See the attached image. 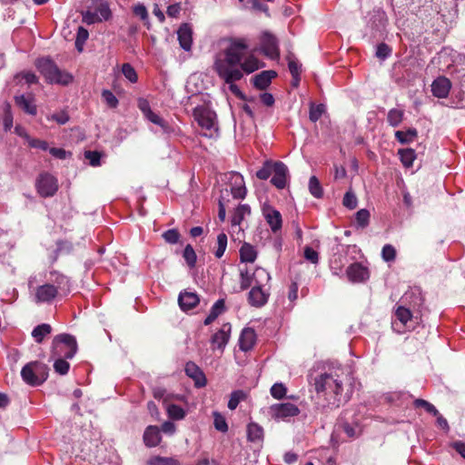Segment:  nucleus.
I'll return each mask as SVG.
<instances>
[{"label": "nucleus", "mask_w": 465, "mask_h": 465, "mask_svg": "<svg viewBox=\"0 0 465 465\" xmlns=\"http://www.w3.org/2000/svg\"><path fill=\"white\" fill-rule=\"evenodd\" d=\"M247 49L244 38H232L227 47L216 54L213 69L225 83L239 81L243 73L249 74L264 66L253 54L243 59Z\"/></svg>", "instance_id": "f257e3e1"}, {"label": "nucleus", "mask_w": 465, "mask_h": 465, "mask_svg": "<svg viewBox=\"0 0 465 465\" xmlns=\"http://www.w3.org/2000/svg\"><path fill=\"white\" fill-rule=\"evenodd\" d=\"M348 375L342 368H333L315 378L314 385L317 398L322 400V407L339 408L347 402L350 395L344 392Z\"/></svg>", "instance_id": "f03ea898"}, {"label": "nucleus", "mask_w": 465, "mask_h": 465, "mask_svg": "<svg viewBox=\"0 0 465 465\" xmlns=\"http://www.w3.org/2000/svg\"><path fill=\"white\" fill-rule=\"evenodd\" d=\"M270 280L271 276L265 269L258 267L254 270V285L248 293L250 305L260 308L267 303L270 292L264 287Z\"/></svg>", "instance_id": "7ed1b4c3"}, {"label": "nucleus", "mask_w": 465, "mask_h": 465, "mask_svg": "<svg viewBox=\"0 0 465 465\" xmlns=\"http://www.w3.org/2000/svg\"><path fill=\"white\" fill-rule=\"evenodd\" d=\"M35 65L45 80L51 84H68L73 80L71 74L60 70L50 58H40Z\"/></svg>", "instance_id": "20e7f679"}, {"label": "nucleus", "mask_w": 465, "mask_h": 465, "mask_svg": "<svg viewBox=\"0 0 465 465\" xmlns=\"http://www.w3.org/2000/svg\"><path fill=\"white\" fill-rule=\"evenodd\" d=\"M21 377L28 385H41L48 378V367L38 361H30L22 368Z\"/></svg>", "instance_id": "39448f33"}, {"label": "nucleus", "mask_w": 465, "mask_h": 465, "mask_svg": "<svg viewBox=\"0 0 465 465\" xmlns=\"http://www.w3.org/2000/svg\"><path fill=\"white\" fill-rule=\"evenodd\" d=\"M77 351V342L73 335L63 333L53 340L52 357L72 359Z\"/></svg>", "instance_id": "423d86ee"}, {"label": "nucleus", "mask_w": 465, "mask_h": 465, "mask_svg": "<svg viewBox=\"0 0 465 465\" xmlns=\"http://www.w3.org/2000/svg\"><path fill=\"white\" fill-rule=\"evenodd\" d=\"M193 117L198 124L205 130L204 136L212 137L217 133L218 128L215 124V114L204 106H198L193 110Z\"/></svg>", "instance_id": "0eeeda50"}, {"label": "nucleus", "mask_w": 465, "mask_h": 465, "mask_svg": "<svg viewBox=\"0 0 465 465\" xmlns=\"http://www.w3.org/2000/svg\"><path fill=\"white\" fill-rule=\"evenodd\" d=\"M262 52L269 58L274 60L280 56L278 39L269 32L262 33L261 36Z\"/></svg>", "instance_id": "6e6552de"}, {"label": "nucleus", "mask_w": 465, "mask_h": 465, "mask_svg": "<svg viewBox=\"0 0 465 465\" xmlns=\"http://www.w3.org/2000/svg\"><path fill=\"white\" fill-rule=\"evenodd\" d=\"M36 188L41 196H53L58 189L57 181L49 173H42L37 179Z\"/></svg>", "instance_id": "1a4fd4ad"}, {"label": "nucleus", "mask_w": 465, "mask_h": 465, "mask_svg": "<svg viewBox=\"0 0 465 465\" xmlns=\"http://www.w3.org/2000/svg\"><path fill=\"white\" fill-rule=\"evenodd\" d=\"M300 412L299 408L291 402L273 404L270 407V414L275 420L294 417Z\"/></svg>", "instance_id": "9d476101"}, {"label": "nucleus", "mask_w": 465, "mask_h": 465, "mask_svg": "<svg viewBox=\"0 0 465 465\" xmlns=\"http://www.w3.org/2000/svg\"><path fill=\"white\" fill-rule=\"evenodd\" d=\"M262 213L272 232L276 233L281 231L282 219L279 211L270 205H264Z\"/></svg>", "instance_id": "9b49d317"}, {"label": "nucleus", "mask_w": 465, "mask_h": 465, "mask_svg": "<svg viewBox=\"0 0 465 465\" xmlns=\"http://www.w3.org/2000/svg\"><path fill=\"white\" fill-rule=\"evenodd\" d=\"M273 175L271 183L278 189H283L287 183L288 167L282 162H275L272 164Z\"/></svg>", "instance_id": "f8f14e48"}, {"label": "nucleus", "mask_w": 465, "mask_h": 465, "mask_svg": "<svg viewBox=\"0 0 465 465\" xmlns=\"http://www.w3.org/2000/svg\"><path fill=\"white\" fill-rule=\"evenodd\" d=\"M231 329L230 323H224L221 329L212 336L211 343L213 350L217 349L222 352L223 351L230 339Z\"/></svg>", "instance_id": "ddd939ff"}, {"label": "nucleus", "mask_w": 465, "mask_h": 465, "mask_svg": "<svg viewBox=\"0 0 465 465\" xmlns=\"http://www.w3.org/2000/svg\"><path fill=\"white\" fill-rule=\"evenodd\" d=\"M58 294L54 284L45 283L38 286L35 293V302L37 303L51 302Z\"/></svg>", "instance_id": "4468645a"}, {"label": "nucleus", "mask_w": 465, "mask_h": 465, "mask_svg": "<svg viewBox=\"0 0 465 465\" xmlns=\"http://www.w3.org/2000/svg\"><path fill=\"white\" fill-rule=\"evenodd\" d=\"M346 275L351 282H362L369 278V271L361 263L354 262L347 268Z\"/></svg>", "instance_id": "2eb2a0df"}, {"label": "nucleus", "mask_w": 465, "mask_h": 465, "mask_svg": "<svg viewBox=\"0 0 465 465\" xmlns=\"http://www.w3.org/2000/svg\"><path fill=\"white\" fill-rule=\"evenodd\" d=\"M15 105L23 110L25 114L35 115L37 114V107L35 104V99L32 94L25 96V94L15 95L14 97Z\"/></svg>", "instance_id": "dca6fc26"}, {"label": "nucleus", "mask_w": 465, "mask_h": 465, "mask_svg": "<svg viewBox=\"0 0 465 465\" xmlns=\"http://www.w3.org/2000/svg\"><path fill=\"white\" fill-rule=\"evenodd\" d=\"M451 88L450 81L444 76L436 78L431 84V92L438 98H446Z\"/></svg>", "instance_id": "f3484780"}, {"label": "nucleus", "mask_w": 465, "mask_h": 465, "mask_svg": "<svg viewBox=\"0 0 465 465\" xmlns=\"http://www.w3.org/2000/svg\"><path fill=\"white\" fill-rule=\"evenodd\" d=\"M184 371L186 375L194 381L196 387L201 388L206 385V378L195 363L192 361L187 362Z\"/></svg>", "instance_id": "a211bd4d"}, {"label": "nucleus", "mask_w": 465, "mask_h": 465, "mask_svg": "<svg viewBox=\"0 0 465 465\" xmlns=\"http://www.w3.org/2000/svg\"><path fill=\"white\" fill-rule=\"evenodd\" d=\"M276 76L277 73L273 70L262 71L252 78L253 85L259 90H264Z\"/></svg>", "instance_id": "6ab92c4d"}, {"label": "nucleus", "mask_w": 465, "mask_h": 465, "mask_svg": "<svg viewBox=\"0 0 465 465\" xmlns=\"http://www.w3.org/2000/svg\"><path fill=\"white\" fill-rule=\"evenodd\" d=\"M180 46L185 50L190 51L193 43V32L187 24H183L177 32Z\"/></svg>", "instance_id": "aec40b11"}, {"label": "nucleus", "mask_w": 465, "mask_h": 465, "mask_svg": "<svg viewBox=\"0 0 465 465\" xmlns=\"http://www.w3.org/2000/svg\"><path fill=\"white\" fill-rule=\"evenodd\" d=\"M199 302V297L195 292H183L178 297V302L183 311H189L194 308Z\"/></svg>", "instance_id": "412c9836"}, {"label": "nucleus", "mask_w": 465, "mask_h": 465, "mask_svg": "<svg viewBox=\"0 0 465 465\" xmlns=\"http://www.w3.org/2000/svg\"><path fill=\"white\" fill-rule=\"evenodd\" d=\"M256 341V334L251 328H245L242 330L240 339L239 347L243 351H248L252 349Z\"/></svg>", "instance_id": "4be33fe9"}, {"label": "nucleus", "mask_w": 465, "mask_h": 465, "mask_svg": "<svg viewBox=\"0 0 465 465\" xmlns=\"http://www.w3.org/2000/svg\"><path fill=\"white\" fill-rule=\"evenodd\" d=\"M162 440L160 430L157 426L150 425L148 426L143 433V442L144 444L149 447H155L157 446Z\"/></svg>", "instance_id": "5701e85b"}, {"label": "nucleus", "mask_w": 465, "mask_h": 465, "mask_svg": "<svg viewBox=\"0 0 465 465\" xmlns=\"http://www.w3.org/2000/svg\"><path fill=\"white\" fill-rule=\"evenodd\" d=\"M264 438L263 428L256 422L247 425V439L251 442L262 443Z\"/></svg>", "instance_id": "b1692460"}, {"label": "nucleus", "mask_w": 465, "mask_h": 465, "mask_svg": "<svg viewBox=\"0 0 465 465\" xmlns=\"http://www.w3.org/2000/svg\"><path fill=\"white\" fill-rule=\"evenodd\" d=\"M233 186L231 188V193L235 199H243L246 195V188L244 186L243 178L239 173L232 175Z\"/></svg>", "instance_id": "393cba45"}, {"label": "nucleus", "mask_w": 465, "mask_h": 465, "mask_svg": "<svg viewBox=\"0 0 465 465\" xmlns=\"http://www.w3.org/2000/svg\"><path fill=\"white\" fill-rule=\"evenodd\" d=\"M51 281L53 282L54 287L57 288V292H59V290L64 292H69L70 281L66 276L56 272H52Z\"/></svg>", "instance_id": "a878e982"}, {"label": "nucleus", "mask_w": 465, "mask_h": 465, "mask_svg": "<svg viewBox=\"0 0 465 465\" xmlns=\"http://www.w3.org/2000/svg\"><path fill=\"white\" fill-rule=\"evenodd\" d=\"M257 252L252 245L244 242L240 249V258L242 262H253L256 260Z\"/></svg>", "instance_id": "bb28decb"}, {"label": "nucleus", "mask_w": 465, "mask_h": 465, "mask_svg": "<svg viewBox=\"0 0 465 465\" xmlns=\"http://www.w3.org/2000/svg\"><path fill=\"white\" fill-rule=\"evenodd\" d=\"M52 332V327L48 323L37 325L32 331V336L37 343H42L45 337Z\"/></svg>", "instance_id": "cd10ccee"}, {"label": "nucleus", "mask_w": 465, "mask_h": 465, "mask_svg": "<svg viewBox=\"0 0 465 465\" xmlns=\"http://www.w3.org/2000/svg\"><path fill=\"white\" fill-rule=\"evenodd\" d=\"M251 213V208L249 205L247 204H241L239 205L232 216V225H239L242 220L244 219V217L246 215H249Z\"/></svg>", "instance_id": "c85d7f7f"}, {"label": "nucleus", "mask_w": 465, "mask_h": 465, "mask_svg": "<svg viewBox=\"0 0 465 465\" xmlns=\"http://www.w3.org/2000/svg\"><path fill=\"white\" fill-rule=\"evenodd\" d=\"M240 287L241 290H246L249 287H252L254 285V272L252 273H250L247 268L241 269L240 270Z\"/></svg>", "instance_id": "c756f323"}, {"label": "nucleus", "mask_w": 465, "mask_h": 465, "mask_svg": "<svg viewBox=\"0 0 465 465\" xmlns=\"http://www.w3.org/2000/svg\"><path fill=\"white\" fill-rule=\"evenodd\" d=\"M417 134L415 128H409L407 131H397L395 137L401 143H409L417 137Z\"/></svg>", "instance_id": "7c9ffc66"}, {"label": "nucleus", "mask_w": 465, "mask_h": 465, "mask_svg": "<svg viewBox=\"0 0 465 465\" xmlns=\"http://www.w3.org/2000/svg\"><path fill=\"white\" fill-rule=\"evenodd\" d=\"M372 19L373 21L371 26L375 30L380 31L385 27L387 18L385 13L381 9L373 11Z\"/></svg>", "instance_id": "2f4dec72"}, {"label": "nucleus", "mask_w": 465, "mask_h": 465, "mask_svg": "<svg viewBox=\"0 0 465 465\" xmlns=\"http://www.w3.org/2000/svg\"><path fill=\"white\" fill-rule=\"evenodd\" d=\"M166 411L170 419L180 420L185 417V411L176 404H165Z\"/></svg>", "instance_id": "473e14b6"}, {"label": "nucleus", "mask_w": 465, "mask_h": 465, "mask_svg": "<svg viewBox=\"0 0 465 465\" xmlns=\"http://www.w3.org/2000/svg\"><path fill=\"white\" fill-rule=\"evenodd\" d=\"M399 154L402 164L406 167H411L416 158L415 151L411 148L399 150Z\"/></svg>", "instance_id": "72a5a7b5"}, {"label": "nucleus", "mask_w": 465, "mask_h": 465, "mask_svg": "<svg viewBox=\"0 0 465 465\" xmlns=\"http://www.w3.org/2000/svg\"><path fill=\"white\" fill-rule=\"evenodd\" d=\"M246 393L242 390L234 391L231 393L230 400L228 401V408L232 411L235 410L239 403L245 400Z\"/></svg>", "instance_id": "f704fd0d"}, {"label": "nucleus", "mask_w": 465, "mask_h": 465, "mask_svg": "<svg viewBox=\"0 0 465 465\" xmlns=\"http://www.w3.org/2000/svg\"><path fill=\"white\" fill-rule=\"evenodd\" d=\"M309 191L315 198H322L323 194L322 187L316 176H312L309 180Z\"/></svg>", "instance_id": "c9c22d12"}, {"label": "nucleus", "mask_w": 465, "mask_h": 465, "mask_svg": "<svg viewBox=\"0 0 465 465\" xmlns=\"http://www.w3.org/2000/svg\"><path fill=\"white\" fill-rule=\"evenodd\" d=\"M395 318L402 326H406L408 322L411 320V312L409 309L399 306L395 312Z\"/></svg>", "instance_id": "e433bc0d"}, {"label": "nucleus", "mask_w": 465, "mask_h": 465, "mask_svg": "<svg viewBox=\"0 0 465 465\" xmlns=\"http://www.w3.org/2000/svg\"><path fill=\"white\" fill-rule=\"evenodd\" d=\"M13 114L11 110V104L6 102L4 104V115H3V124L5 131L11 130L13 127Z\"/></svg>", "instance_id": "4c0bfd02"}, {"label": "nucleus", "mask_w": 465, "mask_h": 465, "mask_svg": "<svg viewBox=\"0 0 465 465\" xmlns=\"http://www.w3.org/2000/svg\"><path fill=\"white\" fill-rule=\"evenodd\" d=\"M402 119L403 111L395 108L389 111L387 115V121L391 126H398L402 122Z\"/></svg>", "instance_id": "58836bf2"}, {"label": "nucleus", "mask_w": 465, "mask_h": 465, "mask_svg": "<svg viewBox=\"0 0 465 465\" xmlns=\"http://www.w3.org/2000/svg\"><path fill=\"white\" fill-rule=\"evenodd\" d=\"M324 113L325 106L322 104L315 105L313 103H311L309 118L312 122H317Z\"/></svg>", "instance_id": "ea45409f"}, {"label": "nucleus", "mask_w": 465, "mask_h": 465, "mask_svg": "<svg viewBox=\"0 0 465 465\" xmlns=\"http://www.w3.org/2000/svg\"><path fill=\"white\" fill-rule=\"evenodd\" d=\"M55 359L54 369L55 372L65 375L70 368V364L65 361L64 357H54Z\"/></svg>", "instance_id": "a19ab883"}, {"label": "nucleus", "mask_w": 465, "mask_h": 465, "mask_svg": "<svg viewBox=\"0 0 465 465\" xmlns=\"http://www.w3.org/2000/svg\"><path fill=\"white\" fill-rule=\"evenodd\" d=\"M149 465H179V461L173 458L154 456L148 460Z\"/></svg>", "instance_id": "79ce46f5"}, {"label": "nucleus", "mask_w": 465, "mask_h": 465, "mask_svg": "<svg viewBox=\"0 0 465 465\" xmlns=\"http://www.w3.org/2000/svg\"><path fill=\"white\" fill-rule=\"evenodd\" d=\"M183 256L190 268L195 266L197 256L192 245L187 244L185 246Z\"/></svg>", "instance_id": "37998d69"}, {"label": "nucleus", "mask_w": 465, "mask_h": 465, "mask_svg": "<svg viewBox=\"0 0 465 465\" xmlns=\"http://www.w3.org/2000/svg\"><path fill=\"white\" fill-rule=\"evenodd\" d=\"M355 220L358 227H367L370 221V212L366 209H361L356 213Z\"/></svg>", "instance_id": "c03bdc74"}, {"label": "nucleus", "mask_w": 465, "mask_h": 465, "mask_svg": "<svg viewBox=\"0 0 465 465\" xmlns=\"http://www.w3.org/2000/svg\"><path fill=\"white\" fill-rule=\"evenodd\" d=\"M227 247V235L223 232L217 236V249L214 252L216 258H221Z\"/></svg>", "instance_id": "a18cd8bd"}, {"label": "nucleus", "mask_w": 465, "mask_h": 465, "mask_svg": "<svg viewBox=\"0 0 465 465\" xmlns=\"http://www.w3.org/2000/svg\"><path fill=\"white\" fill-rule=\"evenodd\" d=\"M88 36H89L88 31L85 28L80 26L78 28L77 35H76V39H75V47L79 52H81L83 50V45L88 39Z\"/></svg>", "instance_id": "49530a36"}, {"label": "nucleus", "mask_w": 465, "mask_h": 465, "mask_svg": "<svg viewBox=\"0 0 465 465\" xmlns=\"http://www.w3.org/2000/svg\"><path fill=\"white\" fill-rule=\"evenodd\" d=\"M213 425L214 428L222 432H226L228 430V425L225 418L219 412H213Z\"/></svg>", "instance_id": "de8ad7c7"}, {"label": "nucleus", "mask_w": 465, "mask_h": 465, "mask_svg": "<svg viewBox=\"0 0 465 465\" xmlns=\"http://www.w3.org/2000/svg\"><path fill=\"white\" fill-rule=\"evenodd\" d=\"M415 408H424L425 411L433 416H436L439 414L438 410L435 408V406L429 401L422 400V399H416L413 402Z\"/></svg>", "instance_id": "09e8293b"}, {"label": "nucleus", "mask_w": 465, "mask_h": 465, "mask_svg": "<svg viewBox=\"0 0 465 465\" xmlns=\"http://www.w3.org/2000/svg\"><path fill=\"white\" fill-rule=\"evenodd\" d=\"M122 73L126 79H128L131 83H136L138 76L136 71L130 64H124L122 66Z\"/></svg>", "instance_id": "8fccbe9b"}, {"label": "nucleus", "mask_w": 465, "mask_h": 465, "mask_svg": "<svg viewBox=\"0 0 465 465\" xmlns=\"http://www.w3.org/2000/svg\"><path fill=\"white\" fill-rule=\"evenodd\" d=\"M288 67L292 76H295L296 74H301L302 64L296 60L292 55H288Z\"/></svg>", "instance_id": "3c124183"}, {"label": "nucleus", "mask_w": 465, "mask_h": 465, "mask_svg": "<svg viewBox=\"0 0 465 465\" xmlns=\"http://www.w3.org/2000/svg\"><path fill=\"white\" fill-rule=\"evenodd\" d=\"M102 97L110 108H116L119 102L116 96L109 90H104Z\"/></svg>", "instance_id": "603ef678"}, {"label": "nucleus", "mask_w": 465, "mask_h": 465, "mask_svg": "<svg viewBox=\"0 0 465 465\" xmlns=\"http://www.w3.org/2000/svg\"><path fill=\"white\" fill-rule=\"evenodd\" d=\"M145 118L147 120H149L150 122H152L153 124L159 125L164 131H166L167 128H168V124L160 115H158L157 114L153 113V111H151L145 116Z\"/></svg>", "instance_id": "864d4df0"}, {"label": "nucleus", "mask_w": 465, "mask_h": 465, "mask_svg": "<svg viewBox=\"0 0 465 465\" xmlns=\"http://www.w3.org/2000/svg\"><path fill=\"white\" fill-rule=\"evenodd\" d=\"M342 203L345 207H347L350 210L355 209L358 203L356 195L351 192H347L344 194Z\"/></svg>", "instance_id": "5fc2aeb1"}, {"label": "nucleus", "mask_w": 465, "mask_h": 465, "mask_svg": "<svg viewBox=\"0 0 465 465\" xmlns=\"http://www.w3.org/2000/svg\"><path fill=\"white\" fill-rule=\"evenodd\" d=\"M163 238L166 242L175 244L179 242L180 233L176 229H170L163 233Z\"/></svg>", "instance_id": "6e6d98bb"}, {"label": "nucleus", "mask_w": 465, "mask_h": 465, "mask_svg": "<svg viewBox=\"0 0 465 465\" xmlns=\"http://www.w3.org/2000/svg\"><path fill=\"white\" fill-rule=\"evenodd\" d=\"M381 256L385 262L394 261L396 257L395 248L391 244L384 245L381 251Z\"/></svg>", "instance_id": "4d7b16f0"}, {"label": "nucleus", "mask_w": 465, "mask_h": 465, "mask_svg": "<svg viewBox=\"0 0 465 465\" xmlns=\"http://www.w3.org/2000/svg\"><path fill=\"white\" fill-rule=\"evenodd\" d=\"M95 13H97L99 15V16H100V18H102V20H108L112 15L109 5L104 2L101 3L95 8Z\"/></svg>", "instance_id": "13d9d810"}, {"label": "nucleus", "mask_w": 465, "mask_h": 465, "mask_svg": "<svg viewBox=\"0 0 465 465\" xmlns=\"http://www.w3.org/2000/svg\"><path fill=\"white\" fill-rule=\"evenodd\" d=\"M286 387L282 383H275L271 388V394L275 399H282L286 394Z\"/></svg>", "instance_id": "bf43d9fd"}, {"label": "nucleus", "mask_w": 465, "mask_h": 465, "mask_svg": "<svg viewBox=\"0 0 465 465\" xmlns=\"http://www.w3.org/2000/svg\"><path fill=\"white\" fill-rule=\"evenodd\" d=\"M272 173V165L270 162H265L264 165L257 171L256 176L261 180H267Z\"/></svg>", "instance_id": "052dcab7"}, {"label": "nucleus", "mask_w": 465, "mask_h": 465, "mask_svg": "<svg viewBox=\"0 0 465 465\" xmlns=\"http://www.w3.org/2000/svg\"><path fill=\"white\" fill-rule=\"evenodd\" d=\"M24 79L26 84H32L37 83V76L32 72H21L15 75V80Z\"/></svg>", "instance_id": "680f3d73"}, {"label": "nucleus", "mask_w": 465, "mask_h": 465, "mask_svg": "<svg viewBox=\"0 0 465 465\" xmlns=\"http://www.w3.org/2000/svg\"><path fill=\"white\" fill-rule=\"evenodd\" d=\"M102 18H100L99 15L94 12L86 11L83 13V22L87 25H93L98 22H101Z\"/></svg>", "instance_id": "e2e57ef3"}, {"label": "nucleus", "mask_w": 465, "mask_h": 465, "mask_svg": "<svg viewBox=\"0 0 465 465\" xmlns=\"http://www.w3.org/2000/svg\"><path fill=\"white\" fill-rule=\"evenodd\" d=\"M85 159H87L92 166L100 165L101 153L96 151H86L84 153Z\"/></svg>", "instance_id": "0e129e2a"}, {"label": "nucleus", "mask_w": 465, "mask_h": 465, "mask_svg": "<svg viewBox=\"0 0 465 465\" xmlns=\"http://www.w3.org/2000/svg\"><path fill=\"white\" fill-rule=\"evenodd\" d=\"M304 258L313 264H317L319 262L318 252L310 246L304 248Z\"/></svg>", "instance_id": "69168bd1"}, {"label": "nucleus", "mask_w": 465, "mask_h": 465, "mask_svg": "<svg viewBox=\"0 0 465 465\" xmlns=\"http://www.w3.org/2000/svg\"><path fill=\"white\" fill-rule=\"evenodd\" d=\"M391 53V49L389 47L388 45L381 43L378 45L377 50H376V55L377 57L381 59L387 58Z\"/></svg>", "instance_id": "338daca9"}, {"label": "nucleus", "mask_w": 465, "mask_h": 465, "mask_svg": "<svg viewBox=\"0 0 465 465\" xmlns=\"http://www.w3.org/2000/svg\"><path fill=\"white\" fill-rule=\"evenodd\" d=\"M49 119L55 121L58 124H64L69 121V115L66 112L62 111L52 114Z\"/></svg>", "instance_id": "774afa93"}]
</instances>
